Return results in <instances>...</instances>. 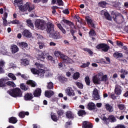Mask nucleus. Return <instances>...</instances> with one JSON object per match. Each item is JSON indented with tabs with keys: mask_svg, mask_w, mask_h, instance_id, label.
<instances>
[{
	"mask_svg": "<svg viewBox=\"0 0 128 128\" xmlns=\"http://www.w3.org/2000/svg\"><path fill=\"white\" fill-rule=\"evenodd\" d=\"M86 114V111L82 110H80L78 112V116H85Z\"/></svg>",
	"mask_w": 128,
	"mask_h": 128,
	"instance_id": "38",
	"label": "nucleus"
},
{
	"mask_svg": "<svg viewBox=\"0 0 128 128\" xmlns=\"http://www.w3.org/2000/svg\"><path fill=\"white\" fill-rule=\"evenodd\" d=\"M57 114H58V116H62V114H64V111L59 110L57 112Z\"/></svg>",
	"mask_w": 128,
	"mask_h": 128,
	"instance_id": "61",
	"label": "nucleus"
},
{
	"mask_svg": "<svg viewBox=\"0 0 128 128\" xmlns=\"http://www.w3.org/2000/svg\"><path fill=\"white\" fill-rule=\"evenodd\" d=\"M10 24H20V21L18 20H14L10 22Z\"/></svg>",
	"mask_w": 128,
	"mask_h": 128,
	"instance_id": "56",
	"label": "nucleus"
},
{
	"mask_svg": "<svg viewBox=\"0 0 128 128\" xmlns=\"http://www.w3.org/2000/svg\"><path fill=\"white\" fill-rule=\"evenodd\" d=\"M12 54H16V52H18V48L16 45H13L12 46Z\"/></svg>",
	"mask_w": 128,
	"mask_h": 128,
	"instance_id": "29",
	"label": "nucleus"
},
{
	"mask_svg": "<svg viewBox=\"0 0 128 128\" xmlns=\"http://www.w3.org/2000/svg\"><path fill=\"white\" fill-rule=\"evenodd\" d=\"M20 63L22 64H23V66H28L29 64V62L26 59L22 60L20 61Z\"/></svg>",
	"mask_w": 128,
	"mask_h": 128,
	"instance_id": "36",
	"label": "nucleus"
},
{
	"mask_svg": "<svg viewBox=\"0 0 128 128\" xmlns=\"http://www.w3.org/2000/svg\"><path fill=\"white\" fill-rule=\"evenodd\" d=\"M18 46H20V48H28V43L24 42H22L18 43Z\"/></svg>",
	"mask_w": 128,
	"mask_h": 128,
	"instance_id": "30",
	"label": "nucleus"
},
{
	"mask_svg": "<svg viewBox=\"0 0 128 128\" xmlns=\"http://www.w3.org/2000/svg\"><path fill=\"white\" fill-rule=\"evenodd\" d=\"M86 19L88 26H90L92 28H94V24L92 22V20L90 17L86 16Z\"/></svg>",
	"mask_w": 128,
	"mask_h": 128,
	"instance_id": "19",
	"label": "nucleus"
},
{
	"mask_svg": "<svg viewBox=\"0 0 128 128\" xmlns=\"http://www.w3.org/2000/svg\"><path fill=\"white\" fill-rule=\"evenodd\" d=\"M31 72L34 74H38V70H36L34 68H32L31 69Z\"/></svg>",
	"mask_w": 128,
	"mask_h": 128,
	"instance_id": "52",
	"label": "nucleus"
},
{
	"mask_svg": "<svg viewBox=\"0 0 128 128\" xmlns=\"http://www.w3.org/2000/svg\"><path fill=\"white\" fill-rule=\"evenodd\" d=\"M7 92L13 98H21L22 96V92L20 88L10 89Z\"/></svg>",
	"mask_w": 128,
	"mask_h": 128,
	"instance_id": "2",
	"label": "nucleus"
},
{
	"mask_svg": "<svg viewBox=\"0 0 128 128\" xmlns=\"http://www.w3.org/2000/svg\"><path fill=\"white\" fill-rule=\"evenodd\" d=\"M66 115V118H68V120H73L74 118V114L70 110L67 111Z\"/></svg>",
	"mask_w": 128,
	"mask_h": 128,
	"instance_id": "14",
	"label": "nucleus"
},
{
	"mask_svg": "<svg viewBox=\"0 0 128 128\" xmlns=\"http://www.w3.org/2000/svg\"><path fill=\"white\" fill-rule=\"evenodd\" d=\"M96 48L98 50H102L104 52H106L110 50V46L106 44H100Z\"/></svg>",
	"mask_w": 128,
	"mask_h": 128,
	"instance_id": "6",
	"label": "nucleus"
},
{
	"mask_svg": "<svg viewBox=\"0 0 128 128\" xmlns=\"http://www.w3.org/2000/svg\"><path fill=\"white\" fill-rule=\"evenodd\" d=\"M47 88H48V90H52V88H54V84H52V82H48Z\"/></svg>",
	"mask_w": 128,
	"mask_h": 128,
	"instance_id": "46",
	"label": "nucleus"
},
{
	"mask_svg": "<svg viewBox=\"0 0 128 128\" xmlns=\"http://www.w3.org/2000/svg\"><path fill=\"white\" fill-rule=\"evenodd\" d=\"M56 8H58V6H52V14H56Z\"/></svg>",
	"mask_w": 128,
	"mask_h": 128,
	"instance_id": "62",
	"label": "nucleus"
},
{
	"mask_svg": "<svg viewBox=\"0 0 128 128\" xmlns=\"http://www.w3.org/2000/svg\"><path fill=\"white\" fill-rule=\"evenodd\" d=\"M47 60L48 62H50L52 64H56V59L54 58H52V56H47Z\"/></svg>",
	"mask_w": 128,
	"mask_h": 128,
	"instance_id": "28",
	"label": "nucleus"
},
{
	"mask_svg": "<svg viewBox=\"0 0 128 128\" xmlns=\"http://www.w3.org/2000/svg\"><path fill=\"white\" fill-rule=\"evenodd\" d=\"M57 2L58 6H64V2L62 0H57Z\"/></svg>",
	"mask_w": 128,
	"mask_h": 128,
	"instance_id": "59",
	"label": "nucleus"
},
{
	"mask_svg": "<svg viewBox=\"0 0 128 128\" xmlns=\"http://www.w3.org/2000/svg\"><path fill=\"white\" fill-rule=\"evenodd\" d=\"M114 58H122L124 55L122 53H120L118 52H115L113 54Z\"/></svg>",
	"mask_w": 128,
	"mask_h": 128,
	"instance_id": "32",
	"label": "nucleus"
},
{
	"mask_svg": "<svg viewBox=\"0 0 128 128\" xmlns=\"http://www.w3.org/2000/svg\"><path fill=\"white\" fill-rule=\"evenodd\" d=\"M8 78H12V80H16V76L12 73H9L8 74Z\"/></svg>",
	"mask_w": 128,
	"mask_h": 128,
	"instance_id": "40",
	"label": "nucleus"
},
{
	"mask_svg": "<svg viewBox=\"0 0 128 128\" xmlns=\"http://www.w3.org/2000/svg\"><path fill=\"white\" fill-rule=\"evenodd\" d=\"M115 128H126V126L122 124H118L115 127Z\"/></svg>",
	"mask_w": 128,
	"mask_h": 128,
	"instance_id": "60",
	"label": "nucleus"
},
{
	"mask_svg": "<svg viewBox=\"0 0 128 128\" xmlns=\"http://www.w3.org/2000/svg\"><path fill=\"white\" fill-rule=\"evenodd\" d=\"M62 12L66 14H70V11H68V9H65L62 11Z\"/></svg>",
	"mask_w": 128,
	"mask_h": 128,
	"instance_id": "63",
	"label": "nucleus"
},
{
	"mask_svg": "<svg viewBox=\"0 0 128 128\" xmlns=\"http://www.w3.org/2000/svg\"><path fill=\"white\" fill-rule=\"evenodd\" d=\"M41 94H42V90L38 88L34 90V96H36V97L40 96Z\"/></svg>",
	"mask_w": 128,
	"mask_h": 128,
	"instance_id": "21",
	"label": "nucleus"
},
{
	"mask_svg": "<svg viewBox=\"0 0 128 128\" xmlns=\"http://www.w3.org/2000/svg\"><path fill=\"white\" fill-rule=\"evenodd\" d=\"M45 76L46 78H50V76H52V74L50 71H46Z\"/></svg>",
	"mask_w": 128,
	"mask_h": 128,
	"instance_id": "47",
	"label": "nucleus"
},
{
	"mask_svg": "<svg viewBox=\"0 0 128 128\" xmlns=\"http://www.w3.org/2000/svg\"><path fill=\"white\" fill-rule=\"evenodd\" d=\"M14 4L18 5L19 8V10H20L21 12H26V10L32 12V10L34 9V6L32 4L28 2H27L24 6H22V0H14Z\"/></svg>",
	"mask_w": 128,
	"mask_h": 128,
	"instance_id": "1",
	"label": "nucleus"
},
{
	"mask_svg": "<svg viewBox=\"0 0 128 128\" xmlns=\"http://www.w3.org/2000/svg\"><path fill=\"white\" fill-rule=\"evenodd\" d=\"M18 120L16 117H11L9 118V122L11 124H16Z\"/></svg>",
	"mask_w": 128,
	"mask_h": 128,
	"instance_id": "33",
	"label": "nucleus"
},
{
	"mask_svg": "<svg viewBox=\"0 0 128 128\" xmlns=\"http://www.w3.org/2000/svg\"><path fill=\"white\" fill-rule=\"evenodd\" d=\"M99 5L101 8H106V2H101L99 3Z\"/></svg>",
	"mask_w": 128,
	"mask_h": 128,
	"instance_id": "49",
	"label": "nucleus"
},
{
	"mask_svg": "<svg viewBox=\"0 0 128 128\" xmlns=\"http://www.w3.org/2000/svg\"><path fill=\"white\" fill-rule=\"evenodd\" d=\"M19 116L20 118H24V112H22L19 113Z\"/></svg>",
	"mask_w": 128,
	"mask_h": 128,
	"instance_id": "58",
	"label": "nucleus"
},
{
	"mask_svg": "<svg viewBox=\"0 0 128 128\" xmlns=\"http://www.w3.org/2000/svg\"><path fill=\"white\" fill-rule=\"evenodd\" d=\"M66 94H67V96H74L75 94H74V90H72V87H68L65 90Z\"/></svg>",
	"mask_w": 128,
	"mask_h": 128,
	"instance_id": "9",
	"label": "nucleus"
},
{
	"mask_svg": "<svg viewBox=\"0 0 128 128\" xmlns=\"http://www.w3.org/2000/svg\"><path fill=\"white\" fill-rule=\"evenodd\" d=\"M92 124L88 121L83 122L82 128H92Z\"/></svg>",
	"mask_w": 128,
	"mask_h": 128,
	"instance_id": "17",
	"label": "nucleus"
},
{
	"mask_svg": "<svg viewBox=\"0 0 128 128\" xmlns=\"http://www.w3.org/2000/svg\"><path fill=\"white\" fill-rule=\"evenodd\" d=\"M35 66L39 69L40 70L44 66V65L40 64V63L36 62L35 63Z\"/></svg>",
	"mask_w": 128,
	"mask_h": 128,
	"instance_id": "51",
	"label": "nucleus"
},
{
	"mask_svg": "<svg viewBox=\"0 0 128 128\" xmlns=\"http://www.w3.org/2000/svg\"><path fill=\"white\" fill-rule=\"evenodd\" d=\"M20 88L23 90H28V88L26 86H24V84H22L20 85Z\"/></svg>",
	"mask_w": 128,
	"mask_h": 128,
	"instance_id": "44",
	"label": "nucleus"
},
{
	"mask_svg": "<svg viewBox=\"0 0 128 128\" xmlns=\"http://www.w3.org/2000/svg\"><path fill=\"white\" fill-rule=\"evenodd\" d=\"M51 118L52 120H54V122H56V120H58V118L56 117V116L55 114H52L51 116Z\"/></svg>",
	"mask_w": 128,
	"mask_h": 128,
	"instance_id": "55",
	"label": "nucleus"
},
{
	"mask_svg": "<svg viewBox=\"0 0 128 128\" xmlns=\"http://www.w3.org/2000/svg\"><path fill=\"white\" fill-rule=\"evenodd\" d=\"M88 108L90 110H92L96 108V104L94 102H90L88 104Z\"/></svg>",
	"mask_w": 128,
	"mask_h": 128,
	"instance_id": "22",
	"label": "nucleus"
},
{
	"mask_svg": "<svg viewBox=\"0 0 128 128\" xmlns=\"http://www.w3.org/2000/svg\"><path fill=\"white\" fill-rule=\"evenodd\" d=\"M60 58L64 62H66V64H70V62H72V59L68 57V56L64 54L61 55Z\"/></svg>",
	"mask_w": 128,
	"mask_h": 128,
	"instance_id": "13",
	"label": "nucleus"
},
{
	"mask_svg": "<svg viewBox=\"0 0 128 128\" xmlns=\"http://www.w3.org/2000/svg\"><path fill=\"white\" fill-rule=\"evenodd\" d=\"M46 32L48 34H54V25L48 19V22L46 23Z\"/></svg>",
	"mask_w": 128,
	"mask_h": 128,
	"instance_id": "4",
	"label": "nucleus"
},
{
	"mask_svg": "<svg viewBox=\"0 0 128 128\" xmlns=\"http://www.w3.org/2000/svg\"><path fill=\"white\" fill-rule=\"evenodd\" d=\"M118 108H120V110H124V108H126L124 106V105L122 104H120L118 106Z\"/></svg>",
	"mask_w": 128,
	"mask_h": 128,
	"instance_id": "57",
	"label": "nucleus"
},
{
	"mask_svg": "<svg viewBox=\"0 0 128 128\" xmlns=\"http://www.w3.org/2000/svg\"><path fill=\"white\" fill-rule=\"evenodd\" d=\"M6 82V80L4 78L0 79V88L4 86V83Z\"/></svg>",
	"mask_w": 128,
	"mask_h": 128,
	"instance_id": "39",
	"label": "nucleus"
},
{
	"mask_svg": "<svg viewBox=\"0 0 128 128\" xmlns=\"http://www.w3.org/2000/svg\"><path fill=\"white\" fill-rule=\"evenodd\" d=\"M83 50H84V52H88L90 54H94L92 52V51L90 50L88 48H84Z\"/></svg>",
	"mask_w": 128,
	"mask_h": 128,
	"instance_id": "50",
	"label": "nucleus"
},
{
	"mask_svg": "<svg viewBox=\"0 0 128 128\" xmlns=\"http://www.w3.org/2000/svg\"><path fill=\"white\" fill-rule=\"evenodd\" d=\"M54 94V91L46 90L45 92V96H46V98H51Z\"/></svg>",
	"mask_w": 128,
	"mask_h": 128,
	"instance_id": "23",
	"label": "nucleus"
},
{
	"mask_svg": "<svg viewBox=\"0 0 128 128\" xmlns=\"http://www.w3.org/2000/svg\"><path fill=\"white\" fill-rule=\"evenodd\" d=\"M47 22L48 21H44V20H37L35 22V26L38 30H46V24Z\"/></svg>",
	"mask_w": 128,
	"mask_h": 128,
	"instance_id": "3",
	"label": "nucleus"
},
{
	"mask_svg": "<svg viewBox=\"0 0 128 128\" xmlns=\"http://www.w3.org/2000/svg\"><path fill=\"white\" fill-rule=\"evenodd\" d=\"M4 64H6V62H4V61H0V68H4Z\"/></svg>",
	"mask_w": 128,
	"mask_h": 128,
	"instance_id": "54",
	"label": "nucleus"
},
{
	"mask_svg": "<svg viewBox=\"0 0 128 128\" xmlns=\"http://www.w3.org/2000/svg\"><path fill=\"white\" fill-rule=\"evenodd\" d=\"M120 76L121 78H122L123 80H124V78H126V74H128V70L124 69H122L120 71Z\"/></svg>",
	"mask_w": 128,
	"mask_h": 128,
	"instance_id": "15",
	"label": "nucleus"
},
{
	"mask_svg": "<svg viewBox=\"0 0 128 128\" xmlns=\"http://www.w3.org/2000/svg\"><path fill=\"white\" fill-rule=\"evenodd\" d=\"M104 106L107 112H114V107L112 105L108 104H105Z\"/></svg>",
	"mask_w": 128,
	"mask_h": 128,
	"instance_id": "18",
	"label": "nucleus"
},
{
	"mask_svg": "<svg viewBox=\"0 0 128 128\" xmlns=\"http://www.w3.org/2000/svg\"><path fill=\"white\" fill-rule=\"evenodd\" d=\"M22 34L24 36H26V38H30L32 36V34H30V32L28 30H24L22 32Z\"/></svg>",
	"mask_w": 128,
	"mask_h": 128,
	"instance_id": "24",
	"label": "nucleus"
},
{
	"mask_svg": "<svg viewBox=\"0 0 128 128\" xmlns=\"http://www.w3.org/2000/svg\"><path fill=\"white\" fill-rule=\"evenodd\" d=\"M27 84H30L32 88H34L36 86V82L32 80H28L26 82Z\"/></svg>",
	"mask_w": 128,
	"mask_h": 128,
	"instance_id": "31",
	"label": "nucleus"
},
{
	"mask_svg": "<svg viewBox=\"0 0 128 128\" xmlns=\"http://www.w3.org/2000/svg\"><path fill=\"white\" fill-rule=\"evenodd\" d=\"M102 76V72H100L94 75L92 77V82L94 84H100L101 82L100 78Z\"/></svg>",
	"mask_w": 128,
	"mask_h": 128,
	"instance_id": "5",
	"label": "nucleus"
},
{
	"mask_svg": "<svg viewBox=\"0 0 128 128\" xmlns=\"http://www.w3.org/2000/svg\"><path fill=\"white\" fill-rule=\"evenodd\" d=\"M84 80L86 82V84H87V86H90V77L86 76Z\"/></svg>",
	"mask_w": 128,
	"mask_h": 128,
	"instance_id": "41",
	"label": "nucleus"
},
{
	"mask_svg": "<svg viewBox=\"0 0 128 128\" xmlns=\"http://www.w3.org/2000/svg\"><path fill=\"white\" fill-rule=\"evenodd\" d=\"M92 97L95 100H100V96L98 94V90L96 88H94L92 92Z\"/></svg>",
	"mask_w": 128,
	"mask_h": 128,
	"instance_id": "12",
	"label": "nucleus"
},
{
	"mask_svg": "<svg viewBox=\"0 0 128 128\" xmlns=\"http://www.w3.org/2000/svg\"><path fill=\"white\" fill-rule=\"evenodd\" d=\"M32 94L31 93H27L24 96L25 100H32Z\"/></svg>",
	"mask_w": 128,
	"mask_h": 128,
	"instance_id": "20",
	"label": "nucleus"
},
{
	"mask_svg": "<svg viewBox=\"0 0 128 128\" xmlns=\"http://www.w3.org/2000/svg\"><path fill=\"white\" fill-rule=\"evenodd\" d=\"M80 73L78 72H76L74 74L73 76V78L74 80H78V78H80Z\"/></svg>",
	"mask_w": 128,
	"mask_h": 128,
	"instance_id": "43",
	"label": "nucleus"
},
{
	"mask_svg": "<svg viewBox=\"0 0 128 128\" xmlns=\"http://www.w3.org/2000/svg\"><path fill=\"white\" fill-rule=\"evenodd\" d=\"M60 24L63 26H69L71 28H74V23H72L70 20H66L65 18H63L62 20L60 21Z\"/></svg>",
	"mask_w": 128,
	"mask_h": 128,
	"instance_id": "8",
	"label": "nucleus"
},
{
	"mask_svg": "<svg viewBox=\"0 0 128 128\" xmlns=\"http://www.w3.org/2000/svg\"><path fill=\"white\" fill-rule=\"evenodd\" d=\"M101 16H104L105 18L108 20H112V17H110V15L108 14V13L106 12L105 10H102L100 12Z\"/></svg>",
	"mask_w": 128,
	"mask_h": 128,
	"instance_id": "16",
	"label": "nucleus"
},
{
	"mask_svg": "<svg viewBox=\"0 0 128 128\" xmlns=\"http://www.w3.org/2000/svg\"><path fill=\"white\" fill-rule=\"evenodd\" d=\"M44 74H45L44 70L40 69V70H38L37 74H38V76H40V78H44Z\"/></svg>",
	"mask_w": 128,
	"mask_h": 128,
	"instance_id": "26",
	"label": "nucleus"
},
{
	"mask_svg": "<svg viewBox=\"0 0 128 128\" xmlns=\"http://www.w3.org/2000/svg\"><path fill=\"white\" fill-rule=\"evenodd\" d=\"M108 80V75L106 74L104 75V73H102V75L100 78L101 82H106Z\"/></svg>",
	"mask_w": 128,
	"mask_h": 128,
	"instance_id": "35",
	"label": "nucleus"
},
{
	"mask_svg": "<svg viewBox=\"0 0 128 128\" xmlns=\"http://www.w3.org/2000/svg\"><path fill=\"white\" fill-rule=\"evenodd\" d=\"M76 84L79 88L82 89L84 88V85L80 82H76Z\"/></svg>",
	"mask_w": 128,
	"mask_h": 128,
	"instance_id": "45",
	"label": "nucleus"
},
{
	"mask_svg": "<svg viewBox=\"0 0 128 128\" xmlns=\"http://www.w3.org/2000/svg\"><path fill=\"white\" fill-rule=\"evenodd\" d=\"M2 20H3V24L4 26H8V20H6V19L4 18Z\"/></svg>",
	"mask_w": 128,
	"mask_h": 128,
	"instance_id": "64",
	"label": "nucleus"
},
{
	"mask_svg": "<svg viewBox=\"0 0 128 128\" xmlns=\"http://www.w3.org/2000/svg\"><path fill=\"white\" fill-rule=\"evenodd\" d=\"M102 120L105 122H116V117L114 115H110L109 116L108 118H106V116H104L102 118Z\"/></svg>",
	"mask_w": 128,
	"mask_h": 128,
	"instance_id": "7",
	"label": "nucleus"
},
{
	"mask_svg": "<svg viewBox=\"0 0 128 128\" xmlns=\"http://www.w3.org/2000/svg\"><path fill=\"white\" fill-rule=\"evenodd\" d=\"M54 54L55 56H60V58L62 57V54L60 51H55L54 52Z\"/></svg>",
	"mask_w": 128,
	"mask_h": 128,
	"instance_id": "42",
	"label": "nucleus"
},
{
	"mask_svg": "<svg viewBox=\"0 0 128 128\" xmlns=\"http://www.w3.org/2000/svg\"><path fill=\"white\" fill-rule=\"evenodd\" d=\"M38 44L39 48H40V50H42V48H44V43H42L41 42H38Z\"/></svg>",
	"mask_w": 128,
	"mask_h": 128,
	"instance_id": "53",
	"label": "nucleus"
},
{
	"mask_svg": "<svg viewBox=\"0 0 128 128\" xmlns=\"http://www.w3.org/2000/svg\"><path fill=\"white\" fill-rule=\"evenodd\" d=\"M114 92L116 96H120L122 92V88L120 86L116 84L115 86Z\"/></svg>",
	"mask_w": 128,
	"mask_h": 128,
	"instance_id": "11",
	"label": "nucleus"
},
{
	"mask_svg": "<svg viewBox=\"0 0 128 128\" xmlns=\"http://www.w3.org/2000/svg\"><path fill=\"white\" fill-rule=\"evenodd\" d=\"M49 36L51 38H54V40H58L60 38H62V36H60V33L56 31H54L53 33L49 34Z\"/></svg>",
	"mask_w": 128,
	"mask_h": 128,
	"instance_id": "10",
	"label": "nucleus"
},
{
	"mask_svg": "<svg viewBox=\"0 0 128 128\" xmlns=\"http://www.w3.org/2000/svg\"><path fill=\"white\" fill-rule=\"evenodd\" d=\"M90 36H96V32L93 30H92L89 32Z\"/></svg>",
	"mask_w": 128,
	"mask_h": 128,
	"instance_id": "48",
	"label": "nucleus"
},
{
	"mask_svg": "<svg viewBox=\"0 0 128 128\" xmlns=\"http://www.w3.org/2000/svg\"><path fill=\"white\" fill-rule=\"evenodd\" d=\"M57 26L59 28V30H60L64 34H66V30L64 28V27H62L61 24H57Z\"/></svg>",
	"mask_w": 128,
	"mask_h": 128,
	"instance_id": "27",
	"label": "nucleus"
},
{
	"mask_svg": "<svg viewBox=\"0 0 128 128\" xmlns=\"http://www.w3.org/2000/svg\"><path fill=\"white\" fill-rule=\"evenodd\" d=\"M26 22L28 26H30L31 28H34V24H32V21L30 20H26Z\"/></svg>",
	"mask_w": 128,
	"mask_h": 128,
	"instance_id": "37",
	"label": "nucleus"
},
{
	"mask_svg": "<svg viewBox=\"0 0 128 128\" xmlns=\"http://www.w3.org/2000/svg\"><path fill=\"white\" fill-rule=\"evenodd\" d=\"M6 84L7 86H12V88H16V84L12 82L8 81L6 82Z\"/></svg>",
	"mask_w": 128,
	"mask_h": 128,
	"instance_id": "34",
	"label": "nucleus"
},
{
	"mask_svg": "<svg viewBox=\"0 0 128 128\" xmlns=\"http://www.w3.org/2000/svg\"><path fill=\"white\" fill-rule=\"evenodd\" d=\"M59 82H68V78H64V76H59L58 78Z\"/></svg>",
	"mask_w": 128,
	"mask_h": 128,
	"instance_id": "25",
	"label": "nucleus"
}]
</instances>
